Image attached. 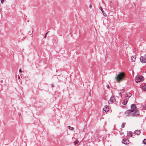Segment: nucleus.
Returning a JSON list of instances; mask_svg holds the SVG:
<instances>
[{
  "label": "nucleus",
  "instance_id": "1",
  "mask_svg": "<svg viewBox=\"0 0 146 146\" xmlns=\"http://www.w3.org/2000/svg\"><path fill=\"white\" fill-rule=\"evenodd\" d=\"M131 110H127L125 112L124 115L125 117H133L139 115V111L136 108V106L135 104H131Z\"/></svg>",
  "mask_w": 146,
  "mask_h": 146
},
{
  "label": "nucleus",
  "instance_id": "2",
  "mask_svg": "<svg viewBox=\"0 0 146 146\" xmlns=\"http://www.w3.org/2000/svg\"><path fill=\"white\" fill-rule=\"evenodd\" d=\"M124 76L125 74L121 72L119 73L115 78L116 81L118 82L121 81L124 79Z\"/></svg>",
  "mask_w": 146,
  "mask_h": 146
},
{
  "label": "nucleus",
  "instance_id": "3",
  "mask_svg": "<svg viewBox=\"0 0 146 146\" xmlns=\"http://www.w3.org/2000/svg\"><path fill=\"white\" fill-rule=\"evenodd\" d=\"M143 76L137 75L136 76L135 82L137 83L139 82H141L143 80Z\"/></svg>",
  "mask_w": 146,
  "mask_h": 146
},
{
  "label": "nucleus",
  "instance_id": "4",
  "mask_svg": "<svg viewBox=\"0 0 146 146\" xmlns=\"http://www.w3.org/2000/svg\"><path fill=\"white\" fill-rule=\"evenodd\" d=\"M116 101L115 97L113 96L111 97L108 101V103L110 104H112Z\"/></svg>",
  "mask_w": 146,
  "mask_h": 146
},
{
  "label": "nucleus",
  "instance_id": "5",
  "mask_svg": "<svg viewBox=\"0 0 146 146\" xmlns=\"http://www.w3.org/2000/svg\"><path fill=\"white\" fill-rule=\"evenodd\" d=\"M140 60L142 63H145L146 62V57L142 56L140 58Z\"/></svg>",
  "mask_w": 146,
  "mask_h": 146
},
{
  "label": "nucleus",
  "instance_id": "6",
  "mask_svg": "<svg viewBox=\"0 0 146 146\" xmlns=\"http://www.w3.org/2000/svg\"><path fill=\"white\" fill-rule=\"evenodd\" d=\"M103 111L105 112H107L109 110V107L107 106H105L103 109Z\"/></svg>",
  "mask_w": 146,
  "mask_h": 146
},
{
  "label": "nucleus",
  "instance_id": "7",
  "mask_svg": "<svg viewBox=\"0 0 146 146\" xmlns=\"http://www.w3.org/2000/svg\"><path fill=\"white\" fill-rule=\"evenodd\" d=\"M141 133V131L140 130H136L134 132V134L135 135H139Z\"/></svg>",
  "mask_w": 146,
  "mask_h": 146
},
{
  "label": "nucleus",
  "instance_id": "8",
  "mask_svg": "<svg viewBox=\"0 0 146 146\" xmlns=\"http://www.w3.org/2000/svg\"><path fill=\"white\" fill-rule=\"evenodd\" d=\"M131 58L132 62H135V60H136V56H132L131 57Z\"/></svg>",
  "mask_w": 146,
  "mask_h": 146
},
{
  "label": "nucleus",
  "instance_id": "9",
  "mask_svg": "<svg viewBox=\"0 0 146 146\" xmlns=\"http://www.w3.org/2000/svg\"><path fill=\"white\" fill-rule=\"evenodd\" d=\"M128 101V100L127 99H125L123 101L122 104L124 105H125L127 103Z\"/></svg>",
  "mask_w": 146,
  "mask_h": 146
},
{
  "label": "nucleus",
  "instance_id": "10",
  "mask_svg": "<svg viewBox=\"0 0 146 146\" xmlns=\"http://www.w3.org/2000/svg\"><path fill=\"white\" fill-rule=\"evenodd\" d=\"M131 96V94L130 93H127L126 94L125 97L129 98Z\"/></svg>",
  "mask_w": 146,
  "mask_h": 146
},
{
  "label": "nucleus",
  "instance_id": "11",
  "mask_svg": "<svg viewBox=\"0 0 146 146\" xmlns=\"http://www.w3.org/2000/svg\"><path fill=\"white\" fill-rule=\"evenodd\" d=\"M127 141H128V140L127 139H123L122 140V143L125 145H126L127 144Z\"/></svg>",
  "mask_w": 146,
  "mask_h": 146
},
{
  "label": "nucleus",
  "instance_id": "12",
  "mask_svg": "<svg viewBox=\"0 0 146 146\" xmlns=\"http://www.w3.org/2000/svg\"><path fill=\"white\" fill-rule=\"evenodd\" d=\"M100 9L101 11L103 13V15H104L105 17H106V14L104 12V11H103V9H102V7H100Z\"/></svg>",
  "mask_w": 146,
  "mask_h": 146
},
{
  "label": "nucleus",
  "instance_id": "13",
  "mask_svg": "<svg viewBox=\"0 0 146 146\" xmlns=\"http://www.w3.org/2000/svg\"><path fill=\"white\" fill-rule=\"evenodd\" d=\"M127 136L129 137H131L132 136V132L129 131L127 133Z\"/></svg>",
  "mask_w": 146,
  "mask_h": 146
},
{
  "label": "nucleus",
  "instance_id": "14",
  "mask_svg": "<svg viewBox=\"0 0 146 146\" xmlns=\"http://www.w3.org/2000/svg\"><path fill=\"white\" fill-rule=\"evenodd\" d=\"M142 89L143 91L146 90V83L142 87Z\"/></svg>",
  "mask_w": 146,
  "mask_h": 146
},
{
  "label": "nucleus",
  "instance_id": "15",
  "mask_svg": "<svg viewBox=\"0 0 146 146\" xmlns=\"http://www.w3.org/2000/svg\"><path fill=\"white\" fill-rule=\"evenodd\" d=\"M79 142V141L78 140H76V141L74 142V145H75L77 144H78Z\"/></svg>",
  "mask_w": 146,
  "mask_h": 146
},
{
  "label": "nucleus",
  "instance_id": "16",
  "mask_svg": "<svg viewBox=\"0 0 146 146\" xmlns=\"http://www.w3.org/2000/svg\"><path fill=\"white\" fill-rule=\"evenodd\" d=\"M69 129L71 130H73L74 129V128L73 127H72L70 126H68Z\"/></svg>",
  "mask_w": 146,
  "mask_h": 146
},
{
  "label": "nucleus",
  "instance_id": "17",
  "mask_svg": "<svg viewBox=\"0 0 146 146\" xmlns=\"http://www.w3.org/2000/svg\"><path fill=\"white\" fill-rule=\"evenodd\" d=\"M143 143L145 144H146V139H144L143 141Z\"/></svg>",
  "mask_w": 146,
  "mask_h": 146
},
{
  "label": "nucleus",
  "instance_id": "18",
  "mask_svg": "<svg viewBox=\"0 0 146 146\" xmlns=\"http://www.w3.org/2000/svg\"><path fill=\"white\" fill-rule=\"evenodd\" d=\"M143 109L144 110H146V105H144L143 107Z\"/></svg>",
  "mask_w": 146,
  "mask_h": 146
},
{
  "label": "nucleus",
  "instance_id": "19",
  "mask_svg": "<svg viewBox=\"0 0 146 146\" xmlns=\"http://www.w3.org/2000/svg\"><path fill=\"white\" fill-rule=\"evenodd\" d=\"M125 124V123H123L121 125V127L122 128H124L125 127L124 125Z\"/></svg>",
  "mask_w": 146,
  "mask_h": 146
},
{
  "label": "nucleus",
  "instance_id": "20",
  "mask_svg": "<svg viewBox=\"0 0 146 146\" xmlns=\"http://www.w3.org/2000/svg\"><path fill=\"white\" fill-rule=\"evenodd\" d=\"M106 87H107V88H108V89H109L110 88V86H109V85L108 84H107L106 85Z\"/></svg>",
  "mask_w": 146,
  "mask_h": 146
},
{
  "label": "nucleus",
  "instance_id": "21",
  "mask_svg": "<svg viewBox=\"0 0 146 146\" xmlns=\"http://www.w3.org/2000/svg\"><path fill=\"white\" fill-rule=\"evenodd\" d=\"M1 1L2 3H3L4 2V0H1Z\"/></svg>",
  "mask_w": 146,
  "mask_h": 146
},
{
  "label": "nucleus",
  "instance_id": "22",
  "mask_svg": "<svg viewBox=\"0 0 146 146\" xmlns=\"http://www.w3.org/2000/svg\"><path fill=\"white\" fill-rule=\"evenodd\" d=\"M89 7L90 8H91L92 7V6L91 5H90L89 6Z\"/></svg>",
  "mask_w": 146,
  "mask_h": 146
},
{
  "label": "nucleus",
  "instance_id": "23",
  "mask_svg": "<svg viewBox=\"0 0 146 146\" xmlns=\"http://www.w3.org/2000/svg\"><path fill=\"white\" fill-rule=\"evenodd\" d=\"M51 85V86H52V87H54V84H52Z\"/></svg>",
  "mask_w": 146,
  "mask_h": 146
},
{
  "label": "nucleus",
  "instance_id": "24",
  "mask_svg": "<svg viewBox=\"0 0 146 146\" xmlns=\"http://www.w3.org/2000/svg\"><path fill=\"white\" fill-rule=\"evenodd\" d=\"M48 33V32H47V33H46L45 35V37H44V38H46V35H47V33Z\"/></svg>",
  "mask_w": 146,
  "mask_h": 146
},
{
  "label": "nucleus",
  "instance_id": "25",
  "mask_svg": "<svg viewBox=\"0 0 146 146\" xmlns=\"http://www.w3.org/2000/svg\"><path fill=\"white\" fill-rule=\"evenodd\" d=\"M19 72H21V73L22 72V70H21V69H19Z\"/></svg>",
  "mask_w": 146,
  "mask_h": 146
},
{
  "label": "nucleus",
  "instance_id": "26",
  "mask_svg": "<svg viewBox=\"0 0 146 146\" xmlns=\"http://www.w3.org/2000/svg\"><path fill=\"white\" fill-rule=\"evenodd\" d=\"M18 79H20V77L19 76L18 77Z\"/></svg>",
  "mask_w": 146,
  "mask_h": 146
},
{
  "label": "nucleus",
  "instance_id": "27",
  "mask_svg": "<svg viewBox=\"0 0 146 146\" xmlns=\"http://www.w3.org/2000/svg\"><path fill=\"white\" fill-rule=\"evenodd\" d=\"M144 56L146 57V54L145 55V56Z\"/></svg>",
  "mask_w": 146,
  "mask_h": 146
}]
</instances>
